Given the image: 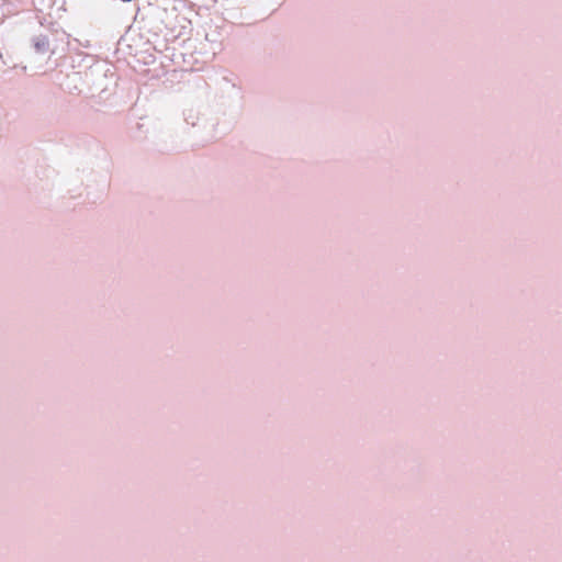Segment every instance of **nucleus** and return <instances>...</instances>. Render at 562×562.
<instances>
[{"mask_svg": "<svg viewBox=\"0 0 562 562\" xmlns=\"http://www.w3.org/2000/svg\"><path fill=\"white\" fill-rule=\"evenodd\" d=\"M32 43L36 53L44 54L48 50L49 42L47 36L45 35H38L33 37Z\"/></svg>", "mask_w": 562, "mask_h": 562, "instance_id": "1", "label": "nucleus"}]
</instances>
